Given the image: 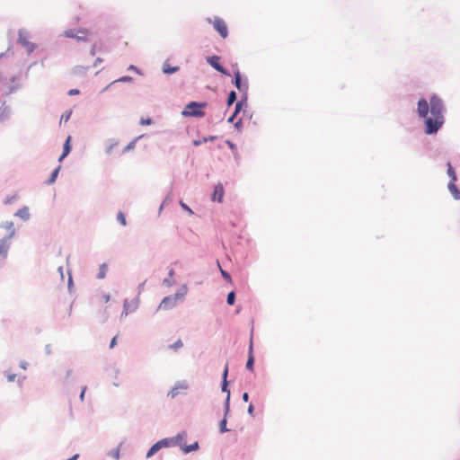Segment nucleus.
<instances>
[{"mask_svg":"<svg viewBox=\"0 0 460 460\" xmlns=\"http://www.w3.org/2000/svg\"><path fill=\"white\" fill-rule=\"evenodd\" d=\"M3 56H4V54H1V55H0V58H1Z\"/></svg>","mask_w":460,"mask_h":460,"instance_id":"49","label":"nucleus"},{"mask_svg":"<svg viewBox=\"0 0 460 460\" xmlns=\"http://www.w3.org/2000/svg\"><path fill=\"white\" fill-rule=\"evenodd\" d=\"M161 449V447H159V444H154L150 449L147 451L146 453V457L149 458L151 457L152 456H154L156 452H158L159 450Z\"/></svg>","mask_w":460,"mask_h":460,"instance_id":"19","label":"nucleus"},{"mask_svg":"<svg viewBox=\"0 0 460 460\" xmlns=\"http://www.w3.org/2000/svg\"><path fill=\"white\" fill-rule=\"evenodd\" d=\"M65 36L67 38L76 39L77 40H86L87 37L90 35V31L87 29H70L64 32Z\"/></svg>","mask_w":460,"mask_h":460,"instance_id":"3","label":"nucleus"},{"mask_svg":"<svg viewBox=\"0 0 460 460\" xmlns=\"http://www.w3.org/2000/svg\"><path fill=\"white\" fill-rule=\"evenodd\" d=\"M180 205L184 210L188 211L190 214H193V211L185 203L180 201Z\"/></svg>","mask_w":460,"mask_h":460,"instance_id":"32","label":"nucleus"},{"mask_svg":"<svg viewBox=\"0 0 460 460\" xmlns=\"http://www.w3.org/2000/svg\"><path fill=\"white\" fill-rule=\"evenodd\" d=\"M198 448H199L198 442H194L190 446H184V447H182V450L184 453H190V452L197 450Z\"/></svg>","mask_w":460,"mask_h":460,"instance_id":"20","label":"nucleus"},{"mask_svg":"<svg viewBox=\"0 0 460 460\" xmlns=\"http://www.w3.org/2000/svg\"><path fill=\"white\" fill-rule=\"evenodd\" d=\"M179 70L178 66H171L169 64H164L163 71L165 74H172Z\"/></svg>","mask_w":460,"mask_h":460,"instance_id":"18","label":"nucleus"},{"mask_svg":"<svg viewBox=\"0 0 460 460\" xmlns=\"http://www.w3.org/2000/svg\"><path fill=\"white\" fill-rule=\"evenodd\" d=\"M71 113H72L71 111H66L65 113H63L60 118V122H62V121L67 122L70 119Z\"/></svg>","mask_w":460,"mask_h":460,"instance_id":"28","label":"nucleus"},{"mask_svg":"<svg viewBox=\"0 0 460 460\" xmlns=\"http://www.w3.org/2000/svg\"><path fill=\"white\" fill-rule=\"evenodd\" d=\"M187 437V434L186 432H181L180 434H178L175 438H172L171 441L175 444V445H180L181 447H184V446L182 445V442L185 440Z\"/></svg>","mask_w":460,"mask_h":460,"instance_id":"14","label":"nucleus"},{"mask_svg":"<svg viewBox=\"0 0 460 460\" xmlns=\"http://www.w3.org/2000/svg\"><path fill=\"white\" fill-rule=\"evenodd\" d=\"M77 457H78V455H75V456H73L72 457H70V458H69V459H67V460H76V459H77Z\"/></svg>","mask_w":460,"mask_h":460,"instance_id":"48","label":"nucleus"},{"mask_svg":"<svg viewBox=\"0 0 460 460\" xmlns=\"http://www.w3.org/2000/svg\"><path fill=\"white\" fill-rule=\"evenodd\" d=\"M180 298L178 294L164 297L160 303L159 308L168 310L176 305L178 299Z\"/></svg>","mask_w":460,"mask_h":460,"instance_id":"5","label":"nucleus"},{"mask_svg":"<svg viewBox=\"0 0 460 460\" xmlns=\"http://www.w3.org/2000/svg\"><path fill=\"white\" fill-rule=\"evenodd\" d=\"M170 442H172V441L167 438H164V439H162V440L156 442V444H159V447L161 448H163V447H168L170 445Z\"/></svg>","mask_w":460,"mask_h":460,"instance_id":"30","label":"nucleus"},{"mask_svg":"<svg viewBox=\"0 0 460 460\" xmlns=\"http://www.w3.org/2000/svg\"><path fill=\"white\" fill-rule=\"evenodd\" d=\"M220 58L218 56H212L207 58L208 63L214 67L217 71L221 74L229 75V73L220 65L219 63Z\"/></svg>","mask_w":460,"mask_h":460,"instance_id":"6","label":"nucleus"},{"mask_svg":"<svg viewBox=\"0 0 460 460\" xmlns=\"http://www.w3.org/2000/svg\"><path fill=\"white\" fill-rule=\"evenodd\" d=\"M15 216L21 217L23 220H28L30 217L29 208L27 207H24L21 209H19Z\"/></svg>","mask_w":460,"mask_h":460,"instance_id":"15","label":"nucleus"},{"mask_svg":"<svg viewBox=\"0 0 460 460\" xmlns=\"http://www.w3.org/2000/svg\"><path fill=\"white\" fill-rule=\"evenodd\" d=\"M248 412L250 415H253V405L252 404H250L249 407H248Z\"/></svg>","mask_w":460,"mask_h":460,"instance_id":"43","label":"nucleus"},{"mask_svg":"<svg viewBox=\"0 0 460 460\" xmlns=\"http://www.w3.org/2000/svg\"><path fill=\"white\" fill-rule=\"evenodd\" d=\"M128 70H134V71L138 72L137 68L135 66H133V65L128 66Z\"/></svg>","mask_w":460,"mask_h":460,"instance_id":"46","label":"nucleus"},{"mask_svg":"<svg viewBox=\"0 0 460 460\" xmlns=\"http://www.w3.org/2000/svg\"><path fill=\"white\" fill-rule=\"evenodd\" d=\"M206 106H207L206 102H191L185 106L181 114L185 117H199V118H200L205 115L202 109L205 108Z\"/></svg>","mask_w":460,"mask_h":460,"instance_id":"2","label":"nucleus"},{"mask_svg":"<svg viewBox=\"0 0 460 460\" xmlns=\"http://www.w3.org/2000/svg\"><path fill=\"white\" fill-rule=\"evenodd\" d=\"M118 82H131L132 77L125 75L117 80Z\"/></svg>","mask_w":460,"mask_h":460,"instance_id":"34","label":"nucleus"},{"mask_svg":"<svg viewBox=\"0 0 460 460\" xmlns=\"http://www.w3.org/2000/svg\"><path fill=\"white\" fill-rule=\"evenodd\" d=\"M4 226L8 231H10L9 238L12 237L14 234L13 224L12 222H7Z\"/></svg>","mask_w":460,"mask_h":460,"instance_id":"29","label":"nucleus"},{"mask_svg":"<svg viewBox=\"0 0 460 460\" xmlns=\"http://www.w3.org/2000/svg\"><path fill=\"white\" fill-rule=\"evenodd\" d=\"M253 363H254L253 344H252V340H251L250 346H249L248 360L246 363V368L250 371H253Z\"/></svg>","mask_w":460,"mask_h":460,"instance_id":"8","label":"nucleus"},{"mask_svg":"<svg viewBox=\"0 0 460 460\" xmlns=\"http://www.w3.org/2000/svg\"><path fill=\"white\" fill-rule=\"evenodd\" d=\"M107 270H108V266L107 264L103 263L100 266V269H99V272H98V275H97V278L100 279H102L105 278L106 276V273H107Z\"/></svg>","mask_w":460,"mask_h":460,"instance_id":"17","label":"nucleus"},{"mask_svg":"<svg viewBox=\"0 0 460 460\" xmlns=\"http://www.w3.org/2000/svg\"><path fill=\"white\" fill-rule=\"evenodd\" d=\"M59 169H60V166H58V168H56V169L52 172V173H51V175H50V177H49V181H48V182H49V183H53V182L56 181L57 176H58V172H59Z\"/></svg>","mask_w":460,"mask_h":460,"instance_id":"23","label":"nucleus"},{"mask_svg":"<svg viewBox=\"0 0 460 460\" xmlns=\"http://www.w3.org/2000/svg\"><path fill=\"white\" fill-rule=\"evenodd\" d=\"M70 142H71V137L68 136L64 144L63 153L58 159L59 162L62 161L70 153V151H71Z\"/></svg>","mask_w":460,"mask_h":460,"instance_id":"11","label":"nucleus"},{"mask_svg":"<svg viewBox=\"0 0 460 460\" xmlns=\"http://www.w3.org/2000/svg\"><path fill=\"white\" fill-rule=\"evenodd\" d=\"M226 420L224 419L220 422V432H226L228 429H226Z\"/></svg>","mask_w":460,"mask_h":460,"instance_id":"31","label":"nucleus"},{"mask_svg":"<svg viewBox=\"0 0 460 460\" xmlns=\"http://www.w3.org/2000/svg\"><path fill=\"white\" fill-rule=\"evenodd\" d=\"M221 274L226 280L231 281V277L226 271L221 270Z\"/></svg>","mask_w":460,"mask_h":460,"instance_id":"35","label":"nucleus"},{"mask_svg":"<svg viewBox=\"0 0 460 460\" xmlns=\"http://www.w3.org/2000/svg\"><path fill=\"white\" fill-rule=\"evenodd\" d=\"M234 300H235V294L234 291H231L228 295H227V298H226V302L228 305H232L234 304Z\"/></svg>","mask_w":460,"mask_h":460,"instance_id":"26","label":"nucleus"},{"mask_svg":"<svg viewBox=\"0 0 460 460\" xmlns=\"http://www.w3.org/2000/svg\"><path fill=\"white\" fill-rule=\"evenodd\" d=\"M15 378V375H10L8 376V381H13Z\"/></svg>","mask_w":460,"mask_h":460,"instance_id":"47","label":"nucleus"},{"mask_svg":"<svg viewBox=\"0 0 460 460\" xmlns=\"http://www.w3.org/2000/svg\"><path fill=\"white\" fill-rule=\"evenodd\" d=\"M187 387H188V386H187V385H185V384H181V385H176L175 387H173V388L170 391L169 395H170L172 398H173V397H175V396L179 394V392H178V390H179V389H183V390H185V389H187Z\"/></svg>","mask_w":460,"mask_h":460,"instance_id":"16","label":"nucleus"},{"mask_svg":"<svg viewBox=\"0 0 460 460\" xmlns=\"http://www.w3.org/2000/svg\"><path fill=\"white\" fill-rule=\"evenodd\" d=\"M205 142H207V138H204L203 140H194L193 145L199 146L200 144L205 143Z\"/></svg>","mask_w":460,"mask_h":460,"instance_id":"40","label":"nucleus"},{"mask_svg":"<svg viewBox=\"0 0 460 460\" xmlns=\"http://www.w3.org/2000/svg\"><path fill=\"white\" fill-rule=\"evenodd\" d=\"M228 375V366L226 365L223 373V383H222V391L227 393V398L226 402H228L229 397H230V391L227 389V377ZM226 407L228 408V403L226 404Z\"/></svg>","mask_w":460,"mask_h":460,"instance_id":"9","label":"nucleus"},{"mask_svg":"<svg viewBox=\"0 0 460 460\" xmlns=\"http://www.w3.org/2000/svg\"><path fill=\"white\" fill-rule=\"evenodd\" d=\"M117 219L123 226L127 225L126 217L123 212L119 211L118 213Z\"/></svg>","mask_w":460,"mask_h":460,"instance_id":"24","label":"nucleus"},{"mask_svg":"<svg viewBox=\"0 0 460 460\" xmlns=\"http://www.w3.org/2000/svg\"><path fill=\"white\" fill-rule=\"evenodd\" d=\"M19 43L25 47L26 49L29 51V52H31L33 51L34 49V46L33 44H31L26 38V36L22 35V33H20L19 34Z\"/></svg>","mask_w":460,"mask_h":460,"instance_id":"10","label":"nucleus"},{"mask_svg":"<svg viewBox=\"0 0 460 460\" xmlns=\"http://www.w3.org/2000/svg\"><path fill=\"white\" fill-rule=\"evenodd\" d=\"M152 123L151 119H142L140 120L141 125H150Z\"/></svg>","mask_w":460,"mask_h":460,"instance_id":"38","label":"nucleus"},{"mask_svg":"<svg viewBox=\"0 0 460 460\" xmlns=\"http://www.w3.org/2000/svg\"><path fill=\"white\" fill-rule=\"evenodd\" d=\"M213 26L219 35L226 39L228 35V29L226 22L219 17H215L213 20Z\"/></svg>","mask_w":460,"mask_h":460,"instance_id":"4","label":"nucleus"},{"mask_svg":"<svg viewBox=\"0 0 460 460\" xmlns=\"http://www.w3.org/2000/svg\"><path fill=\"white\" fill-rule=\"evenodd\" d=\"M79 93V90L78 89H72L68 92V94L69 95H75V94H78Z\"/></svg>","mask_w":460,"mask_h":460,"instance_id":"41","label":"nucleus"},{"mask_svg":"<svg viewBox=\"0 0 460 460\" xmlns=\"http://www.w3.org/2000/svg\"><path fill=\"white\" fill-rule=\"evenodd\" d=\"M448 188L453 192H458L453 181L448 184Z\"/></svg>","mask_w":460,"mask_h":460,"instance_id":"39","label":"nucleus"},{"mask_svg":"<svg viewBox=\"0 0 460 460\" xmlns=\"http://www.w3.org/2000/svg\"><path fill=\"white\" fill-rule=\"evenodd\" d=\"M445 111L443 101L438 95H432L429 102L424 98L419 100L417 112L424 120L426 134L431 135L438 131L445 122Z\"/></svg>","mask_w":460,"mask_h":460,"instance_id":"1","label":"nucleus"},{"mask_svg":"<svg viewBox=\"0 0 460 460\" xmlns=\"http://www.w3.org/2000/svg\"><path fill=\"white\" fill-rule=\"evenodd\" d=\"M110 299H111L110 295H102V296H101V302H102V303H105V304H107V303L110 301Z\"/></svg>","mask_w":460,"mask_h":460,"instance_id":"33","label":"nucleus"},{"mask_svg":"<svg viewBox=\"0 0 460 460\" xmlns=\"http://www.w3.org/2000/svg\"><path fill=\"white\" fill-rule=\"evenodd\" d=\"M119 447H116L109 452V456L118 460L119 458Z\"/></svg>","mask_w":460,"mask_h":460,"instance_id":"25","label":"nucleus"},{"mask_svg":"<svg viewBox=\"0 0 460 460\" xmlns=\"http://www.w3.org/2000/svg\"><path fill=\"white\" fill-rule=\"evenodd\" d=\"M236 100V93L234 91L230 92L228 98H227V105H232Z\"/></svg>","mask_w":460,"mask_h":460,"instance_id":"22","label":"nucleus"},{"mask_svg":"<svg viewBox=\"0 0 460 460\" xmlns=\"http://www.w3.org/2000/svg\"><path fill=\"white\" fill-rule=\"evenodd\" d=\"M243 400L244 402H248V400H249V395H248V394H247V393H243Z\"/></svg>","mask_w":460,"mask_h":460,"instance_id":"45","label":"nucleus"},{"mask_svg":"<svg viewBox=\"0 0 460 460\" xmlns=\"http://www.w3.org/2000/svg\"><path fill=\"white\" fill-rule=\"evenodd\" d=\"M183 347V342L181 341V340H177L174 343H172V345H170V349L177 351L178 349H180L181 348Z\"/></svg>","mask_w":460,"mask_h":460,"instance_id":"21","label":"nucleus"},{"mask_svg":"<svg viewBox=\"0 0 460 460\" xmlns=\"http://www.w3.org/2000/svg\"><path fill=\"white\" fill-rule=\"evenodd\" d=\"M447 173L452 178L453 181L456 180L455 171L450 164H447Z\"/></svg>","mask_w":460,"mask_h":460,"instance_id":"27","label":"nucleus"},{"mask_svg":"<svg viewBox=\"0 0 460 460\" xmlns=\"http://www.w3.org/2000/svg\"><path fill=\"white\" fill-rule=\"evenodd\" d=\"M234 85L239 91L244 90L246 87L242 84L241 74L239 70L234 72Z\"/></svg>","mask_w":460,"mask_h":460,"instance_id":"13","label":"nucleus"},{"mask_svg":"<svg viewBox=\"0 0 460 460\" xmlns=\"http://www.w3.org/2000/svg\"><path fill=\"white\" fill-rule=\"evenodd\" d=\"M223 197H224V187L221 183H218L215 186L212 199L217 200L218 202H222Z\"/></svg>","mask_w":460,"mask_h":460,"instance_id":"7","label":"nucleus"},{"mask_svg":"<svg viewBox=\"0 0 460 460\" xmlns=\"http://www.w3.org/2000/svg\"><path fill=\"white\" fill-rule=\"evenodd\" d=\"M9 249L7 239L0 240V257L5 258Z\"/></svg>","mask_w":460,"mask_h":460,"instance_id":"12","label":"nucleus"},{"mask_svg":"<svg viewBox=\"0 0 460 460\" xmlns=\"http://www.w3.org/2000/svg\"><path fill=\"white\" fill-rule=\"evenodd\" d=\"M85 391H86V387L84 386V387L82 389V392H81V394H80V399H81V401H84Z\"/></svg>","mask_w":460,"mask_h":460,"instance_id":"42","label":"nucleus"},{"mask_svg":"<svg viewBox=\"0 0 460 460\" xmlns=\"http://www.w3.org/2000/svg\"><path fill=\"white\" fill-rule=\"evenodd\" d=\"M118 335L114 336L110 343V349H113L117 345Z\"/></svg>","mask_w":460,"mask_h":460,"instance_id":"36","label":"nucleus"},{"mask_svg":"<svg viewBox=\"0 0 460 460\" xmlns=\"http://www.w3.org/2000/svg\"><path fill=\"white\" fill-rule=\"evenodd\" d=\"M241 102H237L236 105H235V111H234V114L229 119V121H232L233 119H234V116L239 111L240 108H241Z\"/></svg>","mask_w":460,"mask_h":460,"instance_id":"37","label":"nucleus"},{"mask_svg":"<svg viewBox=\"0 0 460 460\" xmlns=\"http://www.w3.org/2000/svg\"><path fill=\"white\" fill-rule=\"evenodd\" d=\"M128 314V308H127V302L124 303V311L122 313V315Z\"/></svg>","mask_w":460,"mask_h":460,"instance_id":"44","label":"nucleus"}]
</instances>
